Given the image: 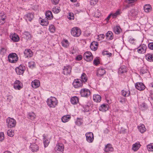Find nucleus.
<instances>
[{"mask_svg": "<svg viewBox=\"0 0 153 153\" xmlns=\"http://www.w3.org/2000/svg\"><path fill=\"white\" fill-rule=\"evenodd\" d=\"M47 102L50 107L54 108L57 105L58 101L55 97H51L47 99Z\"/></svg>", "mask_w": 153, "mask_h": 153, "instance_id": "f257e3e1", "label": "nucleus"}, {"mask_svg": "<svg viewBox=\"0 0 153 153\" xmlns=\"http://www.w3.org/2000/svg\"><path fill=\"white\" fill-rule=\"evenodd\" d=\"M9 62L11 63H15L17 61L18 58L17 55L15 53L10 54L8 56Z\"/></svg>", "mask_w": 153, "mask_h": 153, "instance_id": "f03ea898", "label": "nucleus"}, {"mask_svg": "<svg viewBox=\"0 0 153 153\" xmlns=\"http://www.w3.org/2000/svg\"><path fill=\"white\" fill-rule=\"evenodd\" d=\"M81 30L80 29L77 27H75L71 30V34L74 37H78L81 34Z\"/></svg>", "mask_w": 153, "mask_h": 153, "instance_id": "7ed1b4c3", "label": "nucleus"}, {"mask_svg": "<svg viewBox=\"0 0 153 153\" xmlns=\"http://www.w3.org/2000/svg\"><path fill=\"white\" fill-rule=\"evenodd\" d=\"M7 126L9 128L14 127L16 125V120L13 118L8 117L6 120Z\"/></svg>", "mask_w": 153, "mask_h": 153, "instance_id": "20e7f679", "label": "nucleus"}, {"mask_svg": "<svg viewBox=\"0 0 153 153\" xmlns=\"http://www.w3.org/2000/svg\"><path fill=\"white\" fill-rule=\"evenodd\" d=\"M84 59L87 62L92 61L93 59V56L91 53L89 51L85 52L83 55Z\"/></svg>", "mask_w": 153, "mask_h": 153, "instance_id": "39448f33", "label": "nucleus"}, {"mask_svg": "<svg viewBox=\"0 0 153 153\" xmlns=\"http://www.w3.org/2000/svg\"><path fill=\"white\" fill-rule=\"evenodd\" d=\"M90 91L86 88H83L81 89L80 94L82 97H87L90 95Z\"/></svg>", "mask_w": 153, "mask_h": 153, "instance_id": "423d86ee", "label": "nucleus"}, {"mask_svg": "<svg viewBox=\"0 0 153 153\" xmlns=\"http://www.w3.org/2000/svg\"><path fill=\"white\" fill-rule=\"evenodd\" d=\"M25 68L23 65H20L19 67L16 68L15 71L16 73L19 75H21L23 74Z\"/></svg>", "mask_w": 153, "mask_h": 153, "instance_id": "0eeeda50", "label": "nucleus"}, {"mask_svg": "<svg viewBox=\"0 0 153 153\" xmlns=\"http://www.w3.org/2000/svg\"><path fill=\"white\" fill-rule=\"evenodd\" d=\"M86 140L88 142L90 143H92L94 140L93 134L91 132H88L85 134Z\"/></svg>", "mask_w": 153, "mask_h": 153, "instance_id": "6e6552de", "label": "nucleus"}, {"mask_svg": "<svg viewBox=\"0 0 153 153\" xmlns=\"http://www.w3.org/2000/svg\"><path fill=\"white\" fill-rule=\"evenodd\" d=\"M146 45L144 44H142L137 48V51L139 53L143 54L146 52Z\"/></svg>", "mask_w": 153, "mask_h": 153, "instance_id": "1a4fd4ad", "label": "nucleus"}, {"mask_svg": "<svg viewBox=\"0 0 153 153\" xmlns=\"http://www.w3.org/2000/svg\"><path fill=\"white\" fill-rule=\"evenodd\" d=\"M73 85L75 88H78L81 87L82 85V82L80 79H75L73 83Z\"/></svg>", "mask_w": 153, "mask_h": 153, "instance_id": "9d476101", "label": "nucleus"}, {"mask_svg": "<svg viewBox=\"0 0 153 153\" xmlns=\"http://www.w3.org/2000/svg\"><path fill=\"white\" fill-rule=\"evenodd\" d=\"M71 66L69 65L65 66L63 69L62 73L64 75H68L71 72Z\"/></svg>", "mask_w": 153, "mask_h": 153, "instance_id": "9b49d317", "label": "nucleus"}, {"mask_svg": "<svg viewBox=\"0 0 153 153\" xmlns=\"http://www.w3.org/2000/svg\"><path fill=\"white\" fill-rule=\"evenodd\" d=\"M106 73L105 69L102 68H99L97 72L96 75L97 76L101 77L103 76Z\"/></svg>", "mask_w": 153, "mask_h": 153, "instance_id": "f8f14e48", "label": "nucleus"}, {"mask_svg": "<svg viewBox=\"0 0 153 153\" xmlns=\"http://www.w3.org/2000/svg\"><path fill=\"white\" fill-rule=\"evenodd\" d=\"M24 17L27 21L31 22L34 18V13H28Z\"/></svg>", "mask_w": 153, "mask_h": 153, "instance_id": "ddd939ff", "label": "nucleus"}, {"mask_svg": "<svg viewBox=\"0 0 153 153\" xmlns=\"http://www.w3.org/2000/svg\"><path fill=\"white\" fill-rule=\"evenodd\" d=\"M136 88L140 91L144 90L145 88L144 85L142 82H137L135 85Z\"/></svg>", "mask_w": 153, "mask_h": 153, "instance_id": "4468645a", "label": "nucleus"}, {"mask_svg": "<svg viewBox=\"0 0 153 153\" xmlns=\"http://www.w3.org/2000/svg\"><path fill=\"white\" fill-rule=\"evenodd\" d=\"M55 149L56 151L63 152L64 149L63 144L62 143H59L56 145Z\"/></svg>", "mask_w": 153, "mask_h": 153, "instance_id": "2eb2a0df", "label": "nucleus"}, {"mask_svg": "<svg viewBox=\"0 0 153 153\" xmlns=\"http://www.w3.org/2000/svg\"><path fill=\"white\" fill-rule=\"evenodd\" d=\"M30 148L33 152H36L39 149L38 146L35 143H31Z\"/></svg>", "mask_w": 153, "mask_h": 153, "instance_id": "dca6fc26", "label": "nucleus"}, {"mask_svg": "<svg viewBox=\"0 0 153 153\" xmlns=\"http://www.w3.org/2000/svg\"><path fill=\"white\" fill-rule=\"evenodd\" d=\"M6 18V16L4 13H0V25H3L5 23V19Z\"/></svg>", "mask_w": 153, "mask_h": 153, "instance_id": "f3484780", "label": "nucleus"}, {"mask_svg": "<svg viewBox=\"0 0 153 153\" xmlns=\"http://www.w3.org/2000/svg\"><path fill=\"white\" fill-rule=\"evenodd\" d=\"M13 87L16 90H20L22 87L20 85V82L18 80H16L14 83Z\"/></svg>", "mask_w": 153, "mask_h": 153, "instance_id": "a211bd4d", "label": "nucleus"}, {"mask_svg": "<svg viewBox=\"0 0 153 153\" xmlns=\"http://www.w3.org/2000/svg\"><path fill=\"white\" fill-rule=\"evenodd\" d=\"M106 39L108 40H111L114 38V34L113 33L110 31H108L105 35Z\"/></svg>", "mask_w": 153, "mask_h": 153, "instance_id": "6ab92c4d", "label": "nucleus"}, {"mask_svg": "<svg viewBox=\"0 0 153 153\" xmlns=\"http://www.w3.org/2000/svg\"><path fill=\"white\" fill-rule=\"evenodd\" d=\"M98 47V43L95 41H93L91 43L90 48L91 49L94 51L96 50Z\"/></svg>", "mask_w": 153, "mask_h": 153, "instance_id": "aec40b11", "label": "nucleus"}, {"mask_svg": "<svg viewBox=\"0 0 153 153\" xmlns=\"http://www.w3.org/2000/svg\"><path fill=\"white\" fill-rule=\"evenodd\" d=\"M108 104H103L99 108V110L102 112H105L108 109Z\"/></svg>", "mask_w": 153, "mask_h": 153, "instance_id": "412c9836", "label": "nucleus"}, {"mask_svg": "<svg viewBox=\"0 0 153 153\" xmlns=\"http://www.w3.org/2000/svg\"><path fill=\"white\" fill-rule=\"evenodd\" d=\"M24 54L26 57H31L33 55L32 51L29 49L25 50L24 52Z\"/></svg>", "mask_w": 153, "mask_h": 153, "instance_id": "4be33fe9", "label": "nucleus"}, {"mask_svg": "<svg viewBox=\"0 0 153 153\" xmlns=\"http://www.w3.org/2000/svg\"><path fill=\"white\" fill-rule=\"evenodd\" d=\"M40 83L39 80H35L32 82L31 85L32 87L34 88H37L40 85Z\"/></svg>", "mask_w": 153, "mask_h": 153, "instance_id": "5701e85b", "label": "nucleus"}, {"mask_svg": "<svg viewBox=\"0 0 153 153\" xmlns=\"http://www.w3.org/2000/svg\"><path fill=\"white\" fill-rule=\"evenodd\" d=\"M11 39L14 42H18L19 40V36L16 34L14 33L10 36Z\"/></svg>", "mask_w": 153, "mask_h": 153, "instance_id": "b1692460", "label": "nucleus"}, {"mask_svg": "<svg viewBox=\"0 0 153 153\" xmlns=\"http://www.w3.org/2000/svg\"><path fill=\"white\" fill-rule=\"evenodd\" d=\"M79 98L76 96L72 97L71 99V103L74 105L77 104L79 102Z\"/></svg>", "mask_w": 153, "mask_h": 153, "instance_id": "393cba45", "label": "nucleus"}, {"mask_svg": "<svg viewBox=\"0 0 153 153\" xmlns=\"http://www.w3.org/2000/svg\"><path fill=\"white\" fill-rule=\"evenodd\" d=\"M104 150L106 152H112L113 150V148L111 144H108L105 146Z\"/></svg>", "mask_w": 153, "mask_h": 153, "instance_id": "a878e982", "label": "nucleus"}, {"mask_svg": "<svg viewBox=\"0 0 153 153\" xmlns=\"http://www.w3.org/2000/svg\"><path fill=\"white\" fill-rule=\"evenodd\" d=\"M81 82L85 83L88 80V77L86 74L85 73H83L81 76Z\"/></svg>", "mask_w": 153, "mask_h": 153, "instance_id": "bb28decb", "label": "nucleus"}, {"mask_svg": "<svg viewBox=\"0 0 153 153\" xmlns=\"http://www.w3.org/2000/svg\"><path fill=\"white\" fill-rule=\"evenodd\" d=\"M113 31L115 34H119L120 33L121 29L119 26H117L113 28Z\"/></svg>", "mask_w": 153, "mask_h": 153, "instance_id": "cd10ccee", "label": "nucleus"}, {"mask_svg": "<svg viewBox=\"0 0 153 153\" xmlns=\"http://www.w3.org/2000/svg\"><path fill=\"white\" fill-rule=\"evenodd\" d=\"M144 10L146 12L148 13L151 11L152 10L151 6L149 4H146L144 6Z\"/></svg>", "mask_w": 153, "mask_h": 153, "instance_id": "c85d7f7f", "label": "nucleus"}, {"mask_svg": "<svg viewBox=\"0 0 153 153\" xmlns=\"http://www.w3.org/2000/svg\"><path fill=\"white\" fill-rule=\"evenodd\" d=\"M71 117L69 115L64 116L62 118V121L63 123H65L71 119Z\"/></svg>", "mask_w": 153, "mask_h": 153, "instance_id": "c756f323", "label": "nucleus"}, {"mask_svg": "<svg viewBox=\"0 0 153 153\" xmlns=\"http://www.w3.org/2000/svg\"><path fill=\"white\" fill-rule=\"evenodd\" d=\"M93 98L94 101L96 102H100L101 100V97L99 95H94Z\"/></svg>", "mask_w": 153, "mask_h": 153, "instance_id": "7c9ffc66", "label": "nucleus"}, {"mask_svg": "<svg viewBox=\"0 0 153 153\" xmlns=\"http://www.w3.org/2000/svg\"><path fill=\"white\" fill-rule=\"evenodd\" d=\"M146 59L149 62L153 61V54L148 53L146 56Z\"/></svg>", "mask_w": 153, "mask_h": 153, "instance_id": "2f4dec72", "label": "nucleus"}, {"mask_svg": "<svg viewBox=\"0 0 153 153\" xmlns=\"http://www.w3.org/2000/svg\"><path fill=\"white\" fill-rule=\"evenodd\" d=\"M140 145L139 143H136L133 145L132 149L134 151L137 150L140 147Z\"/></svg>", "mask_w": 153, "mask_h": 153, "instance_id": "473e14b6", "label": "nucleus"}, {"mask_svg": "<svg viewBox=\"0 0 153 153\" xmlns=\"http://www.w3.org/2000/svg\"><path fill=\"white\" fill-rule=\"evenodd\" d=\"M126 67L124 65L121 66L119 69L118 72L119 74H122L126 72Z\"/></svg>", "mask_w": 153, "mask_h": 153, "instance_id": "72a5a7b5", "label": "nucleus"}, {"mask_svg": "<svg viewBox=\"0 0 153 153\" xmlns=\"http://www.w3.org/2000/svg\"><path fill=\"white\" fill-rule=\"evenodd\" d=\"M46 18L48 19H52L53 16L52 12L49 10L46 11L45 13Z\"/></svg>", "mask_w": 153, "mask_h": 153, "instance_id": "f704fd0d", "label": "nucleus"}, {"mask_svg": "<svg viewBox=\"0 0 153 153\" xmlns=\"http://www.w3.org/2000/svg\"><path fill=\"white\" fill-rule=\"evenodd\" d=\"M138 128L139 131L142 133H144L146 130L145 126L143 124L138 126Z\"/></svg>", "mask_w": 153, "mask_h": 153, "instance_id": "c9c22d12", "label": "nucleus"}, {"mask_svg": "<svg viewBox=\"0 0 153 153\" xmlns=\"http://www.w3.org/2000/svg\"><path fill=\"white\" fill-rule=\"evenodd\" d=\"M121 93L123 96L125 97H128L130 94V91L128 90H123L122 91Z\"/></svg>", "mask_w": 153, "mask_h": 153, "instance_id": "e433bc0d", "label": "nucleus"}, {"mask_svg": "<svg viewBox=\"0 0 153 153\" xmlns=\"http://www.w3.org/2000/svg\"><path fill=\"white\" fill-rule=\"evenodd\" d=\"M61 10L60 7L55 6L52 9V11L53 13H58Z\"/></svg>", "mask_w": 153, "mask_h": 153, "instance_id": "4c0bfd02", "label": "nucleus"}, {"mask_svg": "<svg viewBox=\"0 0 153 153\" xmlns=\"http://www.w3.org/2000/svg\"><path fill=\"white\" fill-rule=\"evenodd\" d=\"M28 118L33 120L36 117V115L33 112L29 113L28 114Z\"/></svg>", "mask_w": 153, "mask_h": 153, "instance_id": "58836bf2", "label": "nucleus"}, {"mask_svg": "<svg viewBox=\"0 0 153 153\" xmlns=\"http://www.w3.org/2000/svg\"><path fill=\"white\" fill-rule=\"evenodd\" d=\"M43 136L44 137L43 143L44 144V147L45 148L48 146L49 143V141L44 136Z\"/></svg>", "mask_w": 153, "mask_h": 153, "instance_id": "ea45409f", "label": "nucleus"}, {"mask_svg": "<svg viewBox=\"0 0 153 153\" xmlns=\"http://www.w3.org/2000/svg\"><path fill=\"white\" fill-rule=\"evenodd\" d=\"M140 109L142 110H145L147 108V105L145 102H143L140 106Z\"/></svg>", "mask_w": 153, "mask_h": 153, "instance_id": "a19ab883", "label": "nucleus"}, {"mask_svg": "<svg viewBox=\"0 0 153 153\" xmlns=\"http://www.w3.org/2000/svg\"><path fill=\"white\" fill-rule=\"evenodd\" d=\"M62 46L66 48L69 45L68 42L67 40H64L62 42Z\"/></svg>", "mask_w": 153, "mask_h": 153, "instance_id": "79ce46f5", "label": "nucleus"}, {"mask_svg": "<svg viewBox=\"0 0 153 153\" xmlns=\"http://www.w3.org/2000/svg\"><path fill=\"white\" fill-rule=\"evenodd\" d=\"M102 54L103 55H106L108 57H111L112 55V53L108 51H103Z\"/></svg>", "mask_w": 153, "mask_h": 153, "instance_id": "37998d69", "label": "nucleus"}, {"mask_svg": "<svg viewBox=\"0 0 153 153\" xmlns=\"http://www.w3.org/2000/svg\"><path fill=\"white\" fill-rule=\"evenodd\" d=\"M24 35L27 39H30L31 38V36L30 33L28 32L25 31L24 32Z\"/></svg>", "mask_w": 153, "mask_h": 153, "instance_id": "c03bdc74", "label": "nucleus"}, {"mask_svg": "<svg viewBox=\"0 0 153 153\" xmlns=\"http://www.w3.org/2000/svg\"><path fill=\"white\" fill-rule=\"evenodd\" d=\"M147 147L149 151H153V143H151L147 146Z\"/></svg>", "mask_w": 153, "mask_h": 153, "instance_id": "a18cd8bd", "label": "nucleus"}, {"mask_svg": "<svg viewBox=\"0 0 153 153\" xmlns=\"http://www.w3.org/2000/svg\"><path fill=\"white\" fill-rule=\"evenodd\" d=\"M120 10H118L114 14L112 13V16L113 18H115L117 17V16L118 15H120Z\"/></svg>", "mask_w": 153, "mask_h": 153, "instance_id": "49530a36", "label": "nucleus"}, {"mask_svg": "<svg viewBox=\"0 0 153 153\" xmlns=\"http://www.w3.org/2000/svg\"><path fill=\"white\" fill-rule=\"evenodd\" d=\"M7 135L11 137H13L14 135V132L12 130L9 129L7 131Z\"/></svg>", "mask_w": 153, "mask_h": 153, "instance_id": "de8ad7c7", "label": "nucleus"}, {"mask_svg": "<svg viewBox=\"0 0 153 153\" xmlns=\"http://www.w3.org/2000/svg\"><path fill=\"white\" fill-rule=\"evenodd\" d=\"M49 30L50 32L53 33L55 31V28L54 25H51L49 26Z\"/></svg>", "mask_w": 153, "mask_h": 153, "instance_id": "09e8293b", "label": "nucleus"}, {"mask_svg": "<svg viewBox=\"0 0 153 153\" xmlns=\"http://www.w3.org/2000/svg\"><path fill=\"white\" fill-rule=\"evenodd\" d=\"M68 18L70 20H72L74 19V16L73 13H69L68 16Z\"/></svg>", "mask_w": 153, "mask_h": 153, "instance_id": "8fccbe9b", "label": "nucleus"}, {"mask_svg": "<svg viewBox=\"0 0 153 153\" xmlns=\"http://www.w3.org/2000/svg\"><path fill=\"white\" fill-rule=\"evenodd\" d=\"M6 50L4 48H2L0 50V53L4 55L6 53Z\"/></svg>", "mask_w": 153, "mask_h": 153, "instance_id": "3c124183", "label": "nucleus"}, {"mask_svg": "<svg viewBox=\"0 0 153 153\" xmlns=\"http://www.w3.org/2000/svg\"><path fill=\"white\" fill-rule=\"evenodd\" d=\"M98 1V0H91L90 4L91 5H94L97 3Z\"/></svg>", "mask_w": 153, "mask_h": 153, "instance_id": "603ef678", "label": "nucleus"}, {"mask_svg": "<svg viewBox=\"0 0 153 153\" xmlns=\"http://www.w3.org/2000/svg\"><path fill=\"white\" fill-rule=\"evenodd\" d=\"M93 63L94 64L97 65L100 63L99 59H95L94 60Z\"/></svg>", "mask_w": 153, "mask_h": 153, "instance_id": "864d4df0", "label": "nucleus"}, {"mask_svg": "<svg viewBox=\"0 0 153 153\" xmlns=\"http://www.w3.org/2000/svg\"><path fill=\"white\" fill-rule=\"evenodd\" d=\"M7 97V101L9 102H10L13 98V96L10 95L8 96Z\"/></svg>", "mask_w": 153, "mask_h": 153, "instance_id": "5fc2aeb1", "label": "nucleus"}, {"mask_svg": "<svg viewBox=\"0 0 153 153\" xmlns=\"http://www.w3.org/2000/svg\"><path fill=\"white\" fill-rule=\"evenodd\" d=\"M59 0H51V2L52 4L54 5H56L57 4Z\"/></svg>", "mask_w": 153, "mask_h": 153, "instance_id": "6e6d98bb", "label": "nucleus"}, {"mask_svg": "<svg viewBox=\"0 0 153 153\" xmlns=\"http://www.w3.org/2000/svg\"><path fill=\"white\" fill-rule=\"evenodd\" d=\"M4 134L3 132H0V141H2L4 139Z\"/></svg>", "mask_w": 153, "mask_h": 153, "instance_id": "4d7b16f0", "label": "nucleus"}, {"mask_svg": "<svg viewBox=\"0 0 153 153\" xmlns=\"http://www.w3.org/2000/svg\"><path fill=\"white\" fill-rule=\"evenodd\" d=\"M135 41V39L133 38H130L129 40V42L131 43V44H134V42Z\"/></svg>", "mask_w": 153, "mask_h": 153, "instance_id": "13d9d810", "label": "nucleus"}, {"mask_svg": "<svg viewBox=\"0 0 153 153\" xmlns=\"http://www.w3.org/2000/svg\"><path fill=\"white\" fill-rule=\"evenodd\" d=\"M148 46L150 49L153 50V42L149 43L148 44Z\"/></svg>", "mask_w": 153, "mask_h": 153, "instance_id": "bf43d9fd", "label": "nucleus"}, {"mask_svg": "<svg viewBox=\"0 0 153 153\" xmlns=\"http://www.w3.org/2000/svg\"><path fill=\"white\" fill-rule=\"evenodd\" d=\"M82 123L79 120H77L76 122V124L78 126H80L82 125Z\"/></svg>", "mask_w": 153, "mask_h": 153, "instance_id": "052dcab7", "label": "nucleus"}, {"mask_svg": "<svg viewBox=\"0 0 153 153\" xmlns=\"http://www.w3.org/2000/svg\"><path fill=\"white\" fill-rule=\"evenodd\" d=\"M47 19H46L45 20H44V23L42 24V25L43 26H47L48 24V20Z\"/></svg>", "mask_w": 153, "mask_h": 153, "instance_id": "680f3d73", "label": "nucleus"}, {"mask_svg": "<svg viewBox=\"0 0 153 153\" xmlns=\"http://www.w3.org/2000/svg\"><path fill=\"white\" fill-rule=\"evenodd\" d=\"M82 58V56L81 55H79L76 57V60L77 61L81 60Z\"/></svg>", "mask_w": 153, "mask_h": 153, "instance_id": "e2e57ef3", "label": "nucleus"}, {"mask_svg": "<svg viewBox=\"0 0 153 153\" xmlns=\"http://www.w3.org/2000/svg\"><path fill=\"white\" fill-rule=\"evenodd\" d=\"M132 13H134V14H132V16H136L137 15L138 12L137 11H136L134 10H132L131 11Z\"/></svg>", "mask_w": 153, "mask_h": 153, "instance_id": "0e129e2a", "label": "nucleus"}, {"mask_svg": "<svg viewBox=\"0 0 153 153\" xmlns=\"http://www.w3.org/2000/svg\"><path fill=\"white\" fill-rule=\"evenodd\" d=\"M29 66L30 67H34L35 65V64L33 62H30L29 63Z\"/></svg>", "mask_w": 153, "mask_h": 153, "instance_id": "69168bd1", "label": "nucleus"}, {"mask_svg": "<svg viewBox=\"0 0 153 153\" xmlns=\"http://www.w3.org/2000/svg\"><path fill=\"white\" fill-rule=\"evenodd\" d=\"M105 36L104 34H100L98 36L99 38L103 39L105 38Z\"/></svg>", "mask_w": 153, "mask_h": 153, "instance_id": "338daca9", "label": "nucleus"}, {"mask_svg": "<svg viewBox=\"0 0 153 153\" xmlns=\"http://www.w3.org/2000/svg\"><path fill=\"white\" fill-rule=\"evenodd\" d=\"M151 98L153 100V91L151 90L150 92Z\"/></svg>", "mask_w": 153, "mask_h": 153, "instance_id": "774afa93", "label": "nucleus"}]
</instances>
